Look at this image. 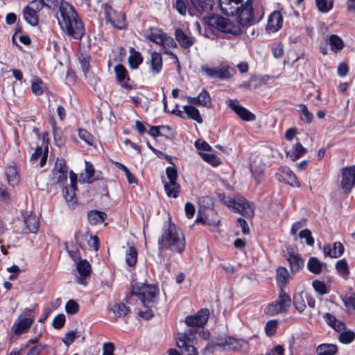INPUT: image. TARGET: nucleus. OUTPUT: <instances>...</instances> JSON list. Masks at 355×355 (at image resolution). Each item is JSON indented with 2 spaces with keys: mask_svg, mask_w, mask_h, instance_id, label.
Segmentation results:
<instances>
[{
  "mask_svg": "<svg viewBox=\"0 0 355 355\" xmlns=\"http://www.w3.org/2000/svg\"><path fill=\"white\" fill-rule=\"evenodd\" d=\"M341 187L345 192L349 193L355 185V166L344 167L341 169Z\"/></svg>",
  "mask_w": 355,
  "mask_h": 355,
  "instance_id": "10",
  "label": "nucleus"
},
{
  "mask_svg": "<svg viewBox=\"0 0 355 355\" xmlns=\"http://www.w3.org/2000/svg\"><path fill=\"white\" fill-rule=\"evenodd\" d=\"M65 310L68 314L73 315L78 311L79 305L74 300H70L66 304Z\"/></svg>",
  "mask_w": 355,
  "mask_h": 355,
  "instance_id": "51",
  "label": "nucleus"
},
{
  "mask_svg": "<svg viewBox=\"0 0 355 355\" xmlns=\"http://www.w3.org/2000/svg\"><path fill=\"white\" fill-rule=\"evenodd\" d=\"M209 314V311L207 309H202L195 315L187 316L185 322L190 327L198 329L207 322Z\"/></svg>",
  "mask_w": 355,
  "mask_h": 355,
  "instance_id": "11",
  "label": "nucleus"
},
{
  "mask_svg": "<svg viewBox=\"0 0 355 355\" xmlns=\"http://www.w3.org/2000/svg\"><path fill=\"white\" fill-rule=\"evenodd\" d=\"M224 203L229 207L234 208L237 212L247 218H252L254 215V210L252 204L248 202L243 198H224Z\"/></svg>",
  "mask_w": 355,
  "mask_h": 355,
  "instance_id": "6",
  "label": "nucleus"
},
{
  "mask_svg": "<svg viewBox=\"0 0 355 355\" xmlns=\"http://www.w3.org/2000/svg\"><path fill=\"white\" fill-rule=\"evenodd\" d=\"M173 8H175L181 15H186L187 5L185 0H173Z\"/></svg>",
  "mask_w": 355,
  "mask_h": 355,
  "instance_id": "41",
  "label": "nucleus"
},
{
  "mask_svg": "<svg viewBox=\"0 0 355 355\" xmlns=\"http://www.w3.org/2000/svg\"><path fill=\"white\" fill-rule=\"evenodd\" d=\"M202 157L208 163L216 166L218 164V159L214 154L202 153Z\"/></svg>",
  "mask_w": 355,
  "mask_h": 355,
  "instance_id": "62",
  "label": "nucleus"
},
{
  "mask_svg": "<svg viewBox=\"0 0 355 355\" xmlns=\"http://www.w3.org/2000/svg\"><path fill=\"white\" fill-rule=\"evenodd\" d=\"M277 327V321L276 320H269L265 327V331L267 336H273Z\"/></svg>",
  "mask_w": 355,
  "mask_h": 355,
  "instance_id": "49",
  "label": "nucleus"
},
{
  "mask_svg": "<svg viewBox=\"0 0 355 355\" xmlns=\"http://www.w3.org/2000/svg\"><path fill=\"white\" fill-rule=\"evenodd\" d=\"M300 107V110H299V112H300V118L304 122V123H310L313 119V115L312 114V113H311L307 107L304 105V104H301L299 105Z\"/></svg>",
  "mask_w": 355,
  "mask_h": 355,
  "instance_id": "40",
  "label": "nucleus"
},
{
  "mask_svg": "<svg viewBox=\"0 0 355 355\" xmlns=\"http://www.w3.org/2000/svg\"><path fill=\"white\" fill-rule=\"evenodd\" d=\"M250 168L252 175L254 177L257 182H259L261 174L263 172V168L261 167L257 168V167L253 164H250Z\"/></svg>",
  "mask_w": 355,
  "mask_h": 355,
  "instance_id": "61",
  "label": "nucleus"
},
{
  "mask_svg": "<svg viewBox=\"0 0 355 355\" xmlns=\"http://www.w3.org/2000/svg\"><path fill=\"white\" fill-rule=\"evenodd\" d=\"M198 332V329L191 327L185 332L178 334L176 338V345L180 349H184L187 355H198L196 348L194 347L196 340L195 335Z\"/></svg>",
  "mask_w": 355,
  "mask_h": 355,
  "instance_id": "4",
  "label": "nucleus"
},
{
  "mask_svg": "<svg viewBox=\"0 0 355 355\" xmlns=\"http://www.w3.org/2000/svg\"><path fill=\"white\" fill-rule=\"evenodd\" d=\"M193 8L199 13L205 12L207 8L209 3L206 0H189Z\"/></svg>",
  "mask_w": 355,
  "mask_h": 355,
  "instance_id": "43",
  "label": "nucleus"
},
{
  "mask_svg": "<svg viewBox=\"0 0 355 355\" xmlns=\"http://www.w3.org/2000/svg\"><path fill=\"white\" fill-rule=\"evenodd\" d=\"M276 178L279 182H284L291 187H299L300 186L295 175L288 167H281L276 173Z\"/></svg>",
  "mask_w": 355,
  "mask_h": 355,
  "instance_id": "13",
  "label": "nucleus"
},
{
  "mask_svg": "<svg viewBox=\"0 0 355 355\" xmlns=\"http://www.w3.org/2000/svg\"><path fill=\"white\" fill-rule=\"evenodd\" d=\"M159 291L157 286L146 285L141 283H135L129 296H127V302L130 303L132 297L137 296L143 305L147 308L152 307L157 301Z\"/></svg>",
  "mask_w": 355,
  "mask_h": 355,
  "instance_id": "3",
  "label": "nucleus"
},
{
  "mask_svg": "<svg viewBox=\"0 0 355 355\" xmlns=\"http://www.w3.org/2000/svg\"><path fill=\"white\" fill-rule=\"evenodd\" d=\"M114 71L116 79L121 84V86L128 91L132 89V85L127 83V82L130 80V78L126 69L122 64H119L114 67Z\"/></svg>",
  "mask_w": 355,
  "mask_h": 355,
  "instance_id": "15",
  "label": "nucleus"
},
{
  "mask_svg": "<svg viewBox=\"0 0 355 355\" xmlns=\"http://www.w3.org/2000/svg\"><path fill=\"white\" fill-rule=\"evenodd\" d=\"M79 61L81 65V68L83 71L86 76V73L89 71V58L88 57H84L82 55L79 58Z\"/></svg>",
  "mask_w": 355,
  "mask_h": 355,
  "instance_id": "63",
  "label": "nucleus"
},
{
  "mask_svg": "<svg viewBox=\"0 0 355 355\" xmlns=\"http://www.w3.org/2000/svg\"><path fill=\"white\" fill-rule=\"evenodd\" d=\"M283 17L279 11H274L269 16L267 29L272 31L276 32L279 30L282 26Z\"/></svg>",
  "mask_w": 355,
  "mask_h": 355,
  "instance_id": "17",
  "label": "nucleus"
},
{
  "mask_svg": "<svg viewBox=\"0 0 355 355\" xmlns=\"http://www.w3.org/2000/svg\"><path fill=\"white\" fill-rule=\"evenodd\" d=\"M208 24L225 33L236 35L241 32L240 26L237 23H233L229 19L220 15H214L210 17Z\"/></svg>",
  "mask_w": 355,
  "mask_h": 355,
  "instance_id": "5",
  "label": "nucleus"
},
{
  "mask_svg": "<svg viewBox=\"0 0 355 355\" xmlns=\"http://www.w3.org/2000/svg\"><path fill=\"white\" fill-rule=\"evenodd\" d=\"M85 172H86V178L87 180L86 182L87 183H92L95 180L94 178V175L95 173L94 168L89 162H85Z\"/></svg>",
  "mask_w": 355,
  "mask_h": 355,
  "instance_id": "52",
  "label": "nucleus"
},
{
  "mask_svg": "<svg viewBox=\"0 0 355 355\" xmlns=\"http://www.w3.org/2000/svg\"><path fill=\"white\" fill-rule=\"evenodd\" d=\"M239 8H241V10H239L236 15H238L239 23L241 26H247L254 21L251 0H247L245 3L241 4Z\"/></svg>",
  "mask_w": 355,
  "mask_h": 355,
  "instance_id": "12",
  "label": "nucleus"
},
{
  "mask_svg": "<svg viewBox=\"0 0 355 355\" xmlns=\"http://www.w3.org/2000/svg\"><path fill=\"white\" fill-rule=\"evenodd\" d=\"M114 345L112 343H105L103 345V355H114Z\"/></svg>",
  "mask_w": 355,
  "mask_h": 355,
  "instance_id": "64",
  "label": "nucleus"
},
{
  "mask_svg": "<svg viewBox=\"0 0 355 355\" xmlns=\"http://www.w3.org/2000/svg\"><path fill=\"white\" fill-rule=\"evenodd\" d=\"M116 166L119 169L124 171V173H125L128 181L130 184L137 183L136 178L134 177V175L130 173V171L128 170V168L125 166H124L123 164H122L121 163H116Z\"/></svg>",
  "mask_w": 355,
  "mask_h": 355,
  "instance_id": "55",
  "label": "nucleus"
},
{
  "mask_svg": "<svg viewBox=\"0 0 355 355\" xmlns=\"http://www.w3.org/2000/svg\"><path fill=\"white\" fill-rule=\"evenodd\" d=\"M65 323V316L64 314L56 315L53 320V327L56 329H61Z\"/></svg>",
  "mask_w": 355,
  "mask_h": 355,
  "instance_id": "56",
  "label": "nucleus"
},
{
  "mask_svg": "<svg viewBox=\"0 0 355 355\" xmlns=\"http://www.w3.org/2000/svg\"><path fill=\"white\" fill-rule=\"evenodd\" d=\"M306 153V149L303 147V146L297 142L293 146V149L287 151L286 155L289 157L293 161H295L296 159L300 158Z\"/></svg>",
  "mask_w": 355,
  "mask_h": 355,
  "instance_id": "27",
  "label": "nucleus"
},
{
  "mask_svg": "<svg viewBox=\"0 0 355 355\" xmlns=\"http://www.w3.org/2000/svg\"><path fill=\"white\" fill-rule=\"evenodd\" d=\"M44 6L47 7L51 10H55L56 8H59V11L60 12V7L62 3H67L63 0H42Z\"/></svg>",
  "mask_w": 355,
  "mask_h": 355,
  "instance_id": "47",
  "label": "nucleus"
},
{
  "mask_svg": "<svg viewBox=\"0 0 355 355\" xmlns=\"http://www.w3.org/2000/svg\"><path fill=\"white\" fill-rule=\"evenodd\" d=\"M162 69V58L160 53L154 52L151 55L150 69L154 73H158Z\"/></svg>",
  "mask_w": 355,
  "mask_h": 355,
  "instance_id": "28",
  "label": "nucleus"
},
{
  "mask_svg": "<svg viewBox=\"0 0 355 355\" xmlns=\"http://www.w3.org/2000/svg\"><path fill=\"white\" fill-rule=\"evenodd\" d=\"M24 223L28 232L31 233H36L39 229L40 220L35 215H29L24 218Z\"/></svg>",
  "mask_w": 355,
  "mask_h": 355,
  "instance_id": "30",
  "label": "nucleus"
},
{
  "mask_svg": "<svg viewBox=\"0 0 355 355\" xmlns=\"http://www.w3.org/2000/svg\"><path fill=\"white\" fill-rule=\"evenodd\" d=\"M202 71L210 78H216L221 80L231 78L234 72V70L228 65H222L214 68L202 66Z\"/></svg>",
  "mask_w": 355,
  "mask_h": 355,
  "instance_id": "9",
  "label": "nucleus"
},
{
  "mask_svg": "<svg viewBox=\"0 0 355 355\" xmlns=\"http://www.w3.org/2000/svg\"><path fill=\"white\" fill-rule=\"evenodd\" d=\"M291 297L284 291L283 288H281L278 300L275 304L272 303L269 304L266 309V312L270 315L284 312L286 311L287 308L291 306Z\"/></svg>",
  "mask_w": 355,
  "mask_h": 355,
  "instance_id": "8",
  "label": "nucleus"
},
{
  "mask_svg": "<svg viewBox=\"0 0 355 355\" xmlns=\"http://www.w3.org/2000/svg\"><path fill=\"white\" fill-rule=\"evenodd\" d=\"M161 130H166L169 131L171 128L169 126L167 125L150 126L148 133L153 137H157L159 136H166L164 132H161Z\"/></svg>",
  "mask_w": 355,
  "mask_h": 355,
  "instance_id": "45",
  "label": "nucleus"
},
{
  "mask_svg": "<svg viewBox=\"0 0 355 355\" xmlns=\"http://www.w3.org/2000/svg\"><path fill=\"white\" fill-rule=\"evenodd\" d=\"M344 304L350 313H352V311H355V293L352 294L349 297H346L344 300Z\"/></svg>",
  "mask_w": 355,
  "mask_h": 355,
  "instance_id": "57",
  "label": "nucleus"
},
{
  "mask_svg": "<svg viewBox=\"0 0 355 355\" xmlns=\"http://www.w3.org/2000/svg\"><path fill=\"white\" fill-rule=\"evenodd\" d=\"M67 179V171L57 169L52 170L51 180L53 184H59L66 181Z\"/></svg>",
  "mask_w": 355,
  "mask_h": 355,
  "instance_id": "34",
  "label": "nucleus"
},
{
  "mask_svg": "<svg viewBox=\"0 0 355 355\" xmlns=\"http://www.w3.org/2000/svg\"><path fill=\"white\" fill-rule=\"evenodd\" d=\"M137 261V250L133 246H130L128 248V251L127 252L125 257V262L126 263L132 267L134 266Z\"/></svg>",
  "mask_w": 355,
  "mask_h": 355,
  "instance_id": "35",
  "label": "nucleus"
},
{
  "mask_svg": "<svg viewBox=\"0 0 355 355\" xmlns=\"http://www.w3.org/2000/svg\"><path fill=\"white\" fill-rule=\"evenodd\" d=\"M159 249H167L171 252L181 253L185 249V239L183 232L171 220L164 227L158 240Z\"/></svg>",
  "mask_w": 355,
  "mask_h": 355,
  "instance_id": "2",
  "label": "nucleus"
},
{
  "mask_svg": "<svg viewBox=\"0 0 355 355\" xmlns=\"http://www.w3.org/2000/svg\"><path fill=\"white\" fill-rule=\"evenodd\" d=\"M175 35L180 46L184 49H189L194 43V38L187 35L182 29H176Z\"/></svg>",
  "mask_w": 355,
  "mask_h": 355,
  "instance_id": "20",
  "label": "nucleus"
},
{
  "mask_svg": "<svg viewBox=\"0 0 355 355\" xmlns=\"http://www.w3.org/2000/svg\"><path fill=\"white\" fill-rule=\"evenodd\" d=\"M218 345L226 350H236L239 345V341L234 338L229 337L225 339L224 343H220Z\"/></svg>",
  "mask_w": 355,
  "mask_h": 355,
  "instance_id": "39",
  "label": "nucleus"
},
{
  "mask_svg": "<svg viewBox=\"0 0 355 355\" xmlns=\"http://www.w3.org/2000/svg\"><path fill=\"white\" fill-rule=\"evenodd\" d=\"M334 247L338 248V250H332V248L329 245H324L323 248V252L325 257H330L333 258H338L340 257L344 252V246L340 242L334 243Z\"/></svg>",
  "mask_w": 355,
  "mask_h": 355,
  "instance_id": "25",
  "label": "nucleus"
},
{
  "mask_svg": "<svg viewBox=\"0 0 355 355\" xmlns=\"http://www.w3.org/2000/svg\"><path fill=\"white\" fill-rule=\"evenodd\" d=\"M314 289L321 295H324L327 293L326 285L324 282L319 280H314L312 283Z\"/></svg>",
  "mask_w": 355,
  "mask_h": 355,
  "instance_id": "58",
  "label": "nucleus"
},
{
  "mask_svg": "<svg viewBox=\"0 0 355 355\" xmlns=\"http://www.w3.org/2000/svg\"><path fill=\"white\" fill-rule=\"evenodd\" d=\"M336 268L338 272L345 279H347L349 271L347 263L345 259H340L337 261Z\"/></svg>",
  "mask_w": 355,
  "mask_h": 355,
  "instance_id": "38",
  "label": "nucleus"
},
{
  "mask_svg": "<svg viewBox=\"0 0 355 355\" xmlns=\"http://www.w3.org/2000/svg\"><path fill=\"white\" fill-rule=\"evenodd\" d=\"M33 322L34 319L32 318H23L12 325V331L15 335L19 336L28 329Z\"/></svg>",
  "mask_w": 355,
  "mask_h": 355,
  "instance_id": "19",
  "label": "nucleus"
},
{
  "mask_svg": "<svg viewBox=\"0 0 355 355\" xmlns=\"http://www.w3.org/2000/svg\"><path fill=\"white\" fill-rule=\"evenodd\" d=\"M42 85H43V82L38 78H35V80L32 82L31 89L35 95H41L43 94L44 89Z\"/></svg>",
  "mask_w": 355,
  "mask_h": 355,
  "instance_id": "48",
  "label": "nucleus"
},
{
  "mask_svg": "<svg viewBox=\"0 0 355 355\" xmlns=\"http://www.w3.org/2000/svg\"><path fill=\"white\" fill-rule=\"evenodd\" d=\"M300 239H305L308 245L312 246L314 244V239L311 235V232L309 229H304L299 233Z\"/></svg>",
  "mask_w": 355,
  "mask_h": 355,
  "instance_id": "50",
  "label": "nucleus"
},
{
  "mask_svg": "<svg viewBox=\"0 0 355 355\" xmlns=\"http://www.w3.org/2000/svg\"><path fill=\"white\" fill-rule=\"evenodd\" d=\"M107 218V214L96 209L90 210L87 213V220L90 225H96L102 223Z\"/></svg>",
  "mask_w": 355,
  "mask_h": 355,
  "instance_id": "22",
  "label": "nucleus"
},
{
  "mask_svg": "<svg viewBox=\"0 0 355 355\" xmlns=\"http://www.w3.org/2000/svg\"><path fill=\"white\" fill-rule=\"evenodd\" d=\"M293 303L295 306V309L300 311H303L306 308L305 302L302 296V295H295L293 298Z\"/></svg>",
  "mask_w": 355,
  "mask_h": 355,
  "instance_id": "53",
  "label": "nucleus"
},
{
  "mask_svg": "<svg viewBox=\"0 0 355 355\" xmlns=\"http://www.w3.org/2000/svg\"><path fill=\"white\" fill-rule=\"evenodd\" d=\"M166 173L168 182L164 183V189L167 196L176 198L180 192V186L177 182L178 171L175 166L166 168Z\"/></svg>",
  "mask_w": 355,
  "mask_h": 355,
  "instance_id": "7",
  "label": "nucleus"
},
{
  "mask_svg": "<svg viewBox=\"0 0 355 355\" xmlns=\"http://www.w3.org/2000/svg\"><path fill=\"white\" fill-rule=\"evenodd\" d=\"M6 174L8 182L12 187L17 185L19 182V178L17 175V168L15 166H8L6 169Z\"/></svg>",
  "mask_w": 355,
  "mask_h": 355,
  "instance_id": "29",
  "label": "nucleus"
},
{
  "mask_svg": "<svg viewBox=\"0 0 355 355\" xmlns=\"http://www.w3.org/2000/svg\"><path fill=\"white\" fill-rule=\"evenodd\" d=\"M250 80L252 82V87L253 89H257L266 83L265 78H260L256 76H251Z\"/></svg>",
  "mask_w": 355,
  "mask_h": 355,
  "instance_id": "60",
  "label": "nucleus"
},
{
  "mask_svg": "<svg viewBox=\"0 0 355 355\" xmlns=\"http://www.w3.org/2000/svg\"><path fill=\"white\" fill-rule=\"evenodd\" d=\"M76 268L80 275L79 277H76L77 283L83 285H86L85 279L90 275L92 270L91 265L85 259L80 260L76 263Z\"/></svg>",
  "mask_w": 355,
  "mask_h": 355,
  "instance_id": "14",
  "label": "nucleus"
},
{
  "mask_svg": "<svg viewBox=\"0 0 355 355\" xmlns=\"http://www.w3.org/2000/svg\"><path fill=\"white\" fill-rule=\"evenodd\" d=\"M229 106L231 109L243 121H252L256 116L254 114L245 109L244 107L236 104L234 101L230 100Z\"/></svg>",
  "mask_w": 355,
  "mask_h": 355,
  "instance_id": "16",
  "label": "nucleus"
},
{
  "mask_svg": "<svg viewBox=\"0 0 355 355\" xmlns=\"http://www.w3.org/2000/svg\"><path fill=\"white\" fill-rule=\"evenodd\" d=\"M326 266L325 263L320 261V260L316 257H311L307 263V268L309 270L315 275L320 274L322 267H325Z\"/></svg>",
  "mask_w": 355,
  "mask_h": 355,
  "instance_id": "26",
  "label": "nucleus"
},
{
  "mask_svg": "<svg viewBox=\"0 0 355 355\" xmlns=\"http://www.w3.org/2000/svg\"><path fill=\"white\" fill-rule=\"evenodd\" d=\"M130 55L128 58V62L132 69H137L142 62V57L141 54L135 50L134 48L130 49Z\"/></svg>",
  "mask_w": 355,
  "mask_h": 355,
  "instance_id": "33",
  "label": "nucleus"
},
{
  "mask_svg": "<svg viewBox=\"0 0 355 355\" xmlns=\"http://www.w3.org/2000/svg\"><path fill=\"white\" fill-rule=\"evenodd\" d=\"M78 336L79 335H78V331L76 330L69 331L65 334V336L62 338V342L67 346H69Z\"/></svg>",
  "mask_w": 355,
  "mask_h": 355,
  "instance_id": "54",
  "label": "nucleus"
},
{
  "mask_svg": "<svg viewBox=\"0 0 355 355\" xmlns=\"http://www.w3.org/2000/svg\"><path fill=\"white\" fill-rule=\"evenodd\" d=\"M23 16L26 22L30 25L33 26L37 25L38 17L33 8L26 6L23 10Z\"/></svg>",
  "mask_w": 355,
  "mask_h": 355,
  "instance_id": "23",
  "label": "nucleus"
},
{
  "mask_svg": "<svg viewBox=\"0 0 355 355\" xmlns=\"http://www.w3.org/2000/svg\"><path fill=\"white\" fill-rule=\"evenodd\" d=\"M288 277L289 274L286 268L279 267L277 268V279L280 282L282 286L286 285Z\"/></svg>",
  "mask_w": 355,
  "mask_h": 355,
  "instance_id": "42",
  "label": "nucleus"
},
{
  "mask_svg": "<svg viewBox=\"0 0 355 355\" xmlns=\"http://www.w3.org/2000/svg\"><path fill=\"white\" fill-rule=\"evenodd\" d=\"M187 117L196 121L199 123H202L203 120L198 110L193 105H184L183 107Z\"/></svg>",
  "mask_w": 355,
  "mask_h": 355,
  "instance_id": "31",
  "label": "nucleus"
},
{
  "mask_svg": "<svg viewBox=\"0 0 355 355\" xmlns=\"http://www.w3.org/2000/svg\"><path fill=\"white\" fill-rule=\"evenodd\" d=\"M232 3H234V1L220 0V8L223 14L231 16L238 14L241 8L239 5H232Z\"/></svg>",
  "mask_w": 355,
  "mask_h": 355,
  "instance_id": "21",
  "label": "nucleus"
},
{
  "mask_svg": "<svg viewBox=\"0 0 355 355\" xmlns=\"http://www.w3.org/2000/svg\"><path fill=\"white\" fill-rule=\"evenodd\" d=\"M112 311L116 317L121 318L125 316L130 311V309L123 303H119L114 305Z\"/></svg>",
  "mask_w": 355,
  "mask_h": 355,
  "instance_id": "37",
  "label": "nucleus"
},
{
  "mask_svg": "<svg viewBox=\"0 0 355 355\" xmlns=\"http://www.w3.org/2000/svg\"><path fill=\"white\" fill-rule=\"evenodd\" d=\"M355 338V333L353 331H345L339 335V340L344 344L352 343Z\"/></svg>",
  "mask_w": 355,
  "mask_h": 355,
  "instance_id": "46",
  "label": "nucleus"
},
{
  "mask_svg": "<svg viewBox=\"0 0 355 355\" xmlns=\"http://www.w3.org/2000/svg\"><path fill=\"white\" fill-rule=\"evenodd\" d=\"M318 10L322 12H327L333 7L332 0H315Z\"/></svg>",
  "mask_w": 355,
  "mask_h": 355,
  "instance_id": "44",
  "label": "nucleus"
},
{
  "mask_svg": "<svg viewBox=\"0 0 355 355\" xmlns=\"http://www.w3.org/2000/svg\"><path fill=\"white\" fill-rule=\"evenodd\" d=\"M287 260L293 273L298 272L304 265V261L299 254H293L289 252Z\"/></svg>",
  "mask_w": 355,
  "mask_h": 355,
  "instance_id": "24",
  "label": "nucleus"
},
{
  "mask_svg": "<svg viewBox=\"0 0 355 355\" xmlns=\"http://www.w3.org/2000/svg\"><path fill=\"white\" fill-rule=\"evenodd\" d=\"M188 101L191 104H197L206 107L211 106V100L208 92L203 89L197 97H187Z\"/></svg>",
  "mask_w": 355,
  "mask_h": 355,
  "instance_id": "18",
  "label": "nucleus"
},
{
  "mask_svg": "<svg viewBox=\"0 0 355 355\" xmlns=\"http://www.w3.org/2000/svg\"><path fill=\"white\" fill-rule=\"evenodd\" d=\"M78 135L80 138L87 144L89 145L92 144L93 137L87 130L85 129H79Z\"/></svg>",
  "mask_w": 355,
  "mask_h": 355,
  "instance_id": "59",
  "label": "nucleus"
},
{
  "mask_svg": "<svg viewBox=\"0 0 355 355\" xmlns=\"http://www.w3.org/2000/svg\"><path fill=\"white\" fill-rule=\"evenodd\" d=\"M61 28L76 40H81L85 34L84 26L75 8L69 3H62L60 17H58Z\"/></svg>",
  "mask_w": 355,
  "mask_h": 355,
  "instance_id": "1",
  "label": "nucleus"
},
{
  "mask_svg": "<svg viewBox=\"0 0 355 355\" xmlns=\"http://www.w3.org/2000/svg\"><path fill=\"white\" fill-rule=\"evenodd\" d=\"M329 44L333 51H340L344 47V42L343 40L337 35H331L329 37Z\"/></svg>",
  "mask_w": 355,
  "mask_h": 355,
  "instance_id": "36",
  "label": "nucleus"
},
{
  "mask_svg": "<svg viewBox=\"0 0 355 355\" xmlns=\"http://www.w3.org/2000/svg\"><path fill=\"white\" fill-rule=\"evenodd\" d=\"M318 355H334L338 352V347L334 344H322L317 347Z\"/></svg>",
  "mask_w": 355,
  "mask_h": 355,
  "instance_id": "32",
  "label": "nucleus"
}]
</instances>
